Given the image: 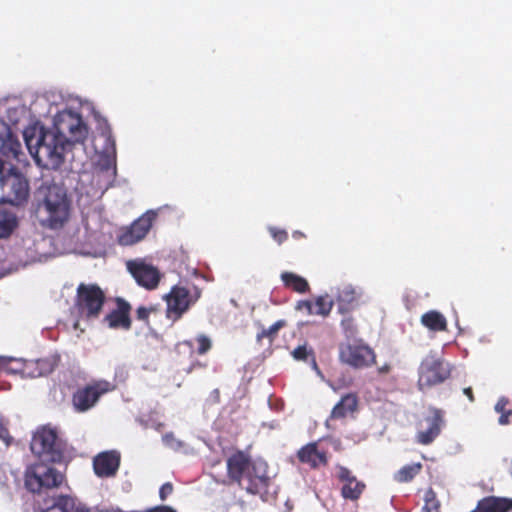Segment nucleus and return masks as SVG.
Wrapping results in <instances>:
<instances>
[{
    "label": "nucleus",
    "mask_w": 512,
    "mask_h": 512,
    "mask_svg": "<svg viewBox=\"0 0 512 512\" xmlns=\"http://www.w3.org/2000/svg\"><path fill=\"white\" fill-rule=\"evenodd\" d=\"M88 128L80 114L71 110L58 113L54 119L52 130L41 129L35 144V157L46 158L53 166L58 167L64 162V154L75 143H83Z\"/></svg>",
    "instance_id": "nucleus-1"
},
{
    "label": "nucleus",
    "mask_w": 512,
    "mask_h": 512,
    "mask_svg": "<svg viewBox=\"0 0 512 512\" xmlns=\"http://www.w3.org/2000/svg\"><path fill=\"white\" fill-rule=\"evenodd\" d=\"M72 201L65 187L52 184L41 187L33 204V215L39 225L50 230L62 229L69 221Z\"/></svg>",
    "instance_id": "nucleus-2"
},
{
    "label": "nucleus",
    "mask_w": 512,
    "mask_h": 512,
    "mask_svg": "<svg viewBox=\"0 0 512 512\" xmlns=\"http://www.w3.org/2000/svg\"><path fill=\"white\" fill-rule=\"evenodd\" d=\"M226 468L230 481L252 495L266 491L269 486L267 464L252 461L250 456L241 450L235 451L227 458Z\"/></svg>",
    "instance_id": "nucleus-3"
},
{
    "label": "nucleus",
    "mask_w": 512,
    "mask_h": 512,
    "mask_svg": "<svg viewBox=\"0 0 512 512\" xmlns=\"http://www.w3.org/2000/svg\"><path fill=\"white\" fill-rule=\"evenodd\" d=\"M31 451L43 462L60 463L64 458L65 445L56 429L43 426L32 437Z\"/></svg>",
    "instance_id": "nucleus-4"
},
{
    "label": "nucleus",
    "mask_w": 512,
    "mask_h": 512,
    "mask_svg": "<svg viewBox=\"0 0 512 512\" xmlns=\"http://www.w3.org/2000/svg\"><path fill=\"white\" fill-rule=\"evenodd\" d=\"M106 301L104 291L97 284L81 283L77 287L74 307L85 320L98 319Z\"/></svg>",
    "instance_id": "nucleus-5"
},
{
    "label": "nucleus",
    "mask_w": 512,
    "mask_h": 512,
    "mask_svg": "<svg viewBox=\"0 0 512 512\" xmlns=\"http://www.w3.org/2000/svg\"><path fill=\"white\" fill-rule=\"evenodd\" d=\"M451 375V367L437 353L430 352L421 361L418 368L417 386L425 391L446 381Z\"/></svg>",
    "instance_id": "nucleus-6"
},
{
    "label": "nucleus",
    "mask_w": 512,
    "mask_h": 512,
    "mask_svg": "<svg viewBox=\"0 0 512 512\" xmlns=\"http://www.w3.org/2000/svg\"><path fill=\"white\" fill-rule=\"evenodd\" d=\"M1 199L12 205H22L28 201L30 194L29 182L26 177L15 167L5 172V167L0 171Z\"/></svg>",
    "instance_id": "nucleus-7"
},
{
    "label": "nucleus",
    "mask_w": 512,
    "mask_h": 512,
    "mask_svg": "<svg viewBox=\"0 0 512 512\" xmlns=\"http://www.w3.org/2000/svg\"><path fill=\"white\" fill-rule=\"evenodd\" d=\"M339 361L354 369H364L376 364V353L362 340L339 345Z\"/></svg>",
    "instance_id": "nucleus-8"
},
{
    "label": "nucleus",
    "mask_w": 512,
    "mask_h": 512,
    "mask_svg": "<svg viewBox=\"0 0 512 512\" xmlns=\"http://www.w3.org/2000/svg\"><path fill=\"white\" fill-rule=\"evenodd\" d=\"M200 297V291L194 295L183 286H173L168 294L164 296L166 301V317L172 323L177 322L194 305Z\"/></svg>",
    "instance_id": "nucleus-9"
},
{
    "label": "nucleus",
    "mask_w": 512,
    "mask_h": 512,
    "mask_svg": "<svg viewBox=\"0 0 512 512\" xmlns=\"http://www.w3.org/2000/svg\"><path fill=\"white\" fill-rule=\"evenodd\" d=\"M157 213L150 210L132 222L122 227L117 234V242L122 246H131L143 240L150 231Z\"/></svg>",
    "instance_id": "nucleus-10"
},
{
    "label": "nucleus",
    "mask_w": 512,
    "mask_h": 512,
    "mask_svg": "<svg viewBox=\"0 0 512 512\" xmlns=\"http://www.w3.org/2000/svg\"><path fill=\"white\" fill-rule=\"evenodd\" d=\"M64 475L52 467L37 465L34 469L27 471L25 476L26 488L39 493L42 488H54L61 485Z\"/></svg>",
    "instance_id": "nucleus-11"
},
{
    "label": "nucleus",
    "mask_w": 512,
    "mask_h": 512,
    "mask_svg": "<svg viewBox=\"0 0 512 512\" xmlns=\"http://www.w3.org/2000/svg\"><path fill=\"white\" fill-rule=\"evenodd\" d=\"M112 389L108 381H95L83 388L77 389L72 396L73 407L77 412H85L91 409L99 398Z\"/></svg>",
    "instance_id": "nucleus-12"
},
{
    "label": "nucleus",
    "mask_w": 512,
    "mask_h": 512,
    "mask_svg": "<svg viewBox=\"0 0 512 512\" xmlns=\"http://www.w3.org/2000/svg\"><path fill=\"white\" fill-rule=\"evenodd\" d=\"M126 267L139 286L147 290L158 287L161 274L153 265L145 263L143 259H135L127 261Z\"/></svg>",
    "instance_id": "nucleus-13"
},
{
    "label": "nucleus",
    "mask_w": 512,
    "mask_h": 512,
    "mask_svg": "<svg viewBox=\"0 0 512 512\" xmlns=\"http://www.w3.org/2000/svg\"><path fill=\"white\" fill-rule=\"evenodd\" d=\"M336 477L342 484L340 494L343 499L349 501H358L366 489V484L358 480L353 472L340 464L336 465Z\"/></svg>",
    "instance_id": "nucleus-14"
},
{
    "label": "nucleus",
    "mask_w": 512,
    "mask_h": 512,
    "mask_svg": "<svg viewBox=\"0 0 512 512\" xmlns=\"http://www.w3.org/2000/svg\"><path fill=\"white\" fill-rule=\"evenodd\" d=\"M116 308L110 311L103 319L109 328L129 330L132 326L130 317L131 305L121 297L115 298Z\"/></svg>",
    "instance_id": "nucleus-15"
},
{
    "label": "nucleus",
    "mask_w": 512,
    "mask_h": 512,
    "mask_svg": "<svg viewBox=\"0 0 512 512\" xmlns=\"http://www.w3.org/2000/svg\"><path fill=\"white\" fill-rule=\"evenodd\" d=\"M430 415L425 418L428 428L417 433V442L422 445L431 444L440 434L441 428L445 423L444 411L436 407H429Z\"/></svg>",
    "instance_id": "nucleus-16"
},
{
    "label": "nucleus",
    "mask_w": 512,
    "mask_h": 512,
    "mask_svg": "<svg viewBox=\"0 0 512 512\" xmlns=\"http://www.w3.org/2000/svg\"><path fill=\"white\" fill-rule=\"evenodd\" d=\"M119 466L120 454L116 451L101 452L93 459L94 473L101 478L115 476Z\"/></svg>",
    "instance_id": "nucleus-17"
},
{
    "label": "nucleus",
    "mask_w": 512,
    "mask_h": 512,
    "mask_svg": "<svg viewBox=\"0 0 512 512\" xmlns=\"http://www.w3.org/2000/svg\"><path fill=\"white\" fill-rule=\"evenodd\" d=\"M297 458L301 463L307 464L311 469H318L328 464L326 452L320 451L316 442L304 445L297 452Z\"/></svg>",
    "instance_id": "nucleus-18"
},
{
    "label": "nucleus",
    "mask_w": 512,
    "mask_h": 512,
    "mask_svg": "<svg viewBox=\"0 0 512 512\" xmlns=\"http://www.w3.org/2000/svg\"><path fill=\"white\" fill-rule=\"evenodd\" d=\"M38 512H90L83 506L74 507L72 498L64 495L44 500V505L38 508Z\"/></svg>",
    "instance_id": "nucleus-19"
},
{
    "label": "nucleus",
    "mask_w": 512,
    "mask_h": 512,
    "mask_svg": "<svg viewBox=\"0 0 512 512\" xmlns=\"http://www.w3.org/2000/svg\"><path fill=\"white\" fill-rule=\"evenodd\" d=\"M512 510V499L489 496L481 499L471 512H508Z\"/></svg>",
    "instance_id": "nucleus-20"
},
{
    "label": "nucleus",
    "mask_w": 512,
    "mask_h": 512,
    "mask_svg": "<svg viewBox=\"0 0 512 512\" xmlns=\"http://www.w3.org/2000/svg\"><path fill=\"white\" fill-rule=\"evenodd\" d=\"M358 397L355 393H347L341 397L340 401L333 407L330 418L343 419L353 414L358 409Z\"/></svg>",
    "instance_id": "nucleus-21"
},
{
    "label": "nucleus",
    "mask_w": 512,
    "mask_h": 512,
    "mask_svg": "<svg viewBox=\"0 0 512 512\" xmlns=\"http://www.w3.org/2000/svg\"><path fill=\"white\" fill-rule=\"evenodd\" d=\"M357 300L355 289L351 285H345L339 288L336 295V302L338 304V312L346 314L353 309V304Z\"/></svg>",
    "instance_id": "nucleus-22"
},
{
    "label": "nucleus",
    "mask_w": 512,
    "mask_h": 512,
    "mask_svg": "<svg viewBox=\"0 0 512 512\" xmlns=\"http://www.w3.org/2000/svg\"><path fill=\"white\" fill-rule=\"evenodd\" d=\"M421 324L434 332L447 331L448 323L442 313L436 310H430L421 316Z\"/></svg>",
    "instance_id": "nucleus-23"
},
{
    "label": "nucleus",
    "mask_w": 512,
    "mask_h": 512,
    "mask_svg": "<svg viewBox=\"0 0 512 512\" xmlns=\"http://www.w3.org/2000/svg\"><path fill=\"white\" fill-rule=\"evenodd\" d=\"M281 280L285 287L293 290L294 292L303 294L310 290L308 281L292 272H283L281 274Z\"/></svg>",
    "instance_id": "nucleus-24"
},
{
    "label": "nucleus",
    "mask_w": 512,
    "mask_h": 512,
    "mask_svg": "<svg viewBox=\"0 0 512 512\" xmlns=\"http://www.w3.org/2000/svg\"><path fill=\"white\" fill-rule=\"evenodd\" d=\"M58 364V359L54 356L37 359L31 363L34 366L29 372L32 377H41L48 375L54 371Z\"/></svg>",
    "instance_id": "nucleus-25"
},
{
    "label": "nucleus",
    "mask_w": 512,
    "mask_h": 512,
    "mask_svg": "<svg viewBox=\"0 0 512 512\" xmlns=\"http://www.w3.org/2000/svg\"><path fill=\"white\" fill-rule=\"evenodd\" d=\"M0 153L6 158L18 160L21 153V144L9 134L6 138L1 139Z\"/></svg>",
    "instance_id": "nucleus-26"
},
{
    "label": "nucleus",
    "mask_w": 512,
    "mask_h": 512,
    "mask_svg": "<svg viewBox=\"0 0 512 512\" xmlns=\"http://www.w3.org/2000/svg\"><path fill=\"white\" fill-rule=\"evenodd\" d=\"M421 469V463L405 465L395 473L394 480L398 483L410 482L420 473Z\"/></svg>",
    "instance_id": "nucleus-27"
},
{
    "label": "nucleus",
    "mask_w": 512,
    "mask_h": 512,
    "mask_svg": "<svg viewBox=\"0 0 512 512\" xmlns=\"http://www.w3.org/2000/svg\"><path fill=\"white\" fill-rule=\"evenodd\" d=\"M313 315L327 317L332 311L334 300L328 294L320 295L313 302Z\"/></svg>",
    "instance_id": "nucleus-28"
},
{
    "label": "nucleus",
    "mask_w": 512,
    "mask_h": 512,
    "mask_svg": "<svg viewBox=\"0 0 512 512\" xmlns=\"http://www.w3.org/2000/svg\"><path fill=\"white\" fill-rule=\"evenodd\" d=\"M17 226V218L14 214L0 211V238L10 236Z\"/></svg>",
    "instance_id": "nucleus-29"
},
{
    "label": "nucleus",
    "mask_w": 512,
    "mask_h": 512,
    "mask_svg": "<svg viewBox=\"0 0 512 512\" xmlns=\"http://www.w3.org/2000/svg\"><path fill=\"white\" fill-rule=\"evenodd\" d=\"M286 325L285 320H278L269 328H263L256 336L257 341L261 342L263 338H268L272 342L277 336L278 331Z\"/></svg>",
    "instance_id": "nucleus-30"
},
{
    "label": "nucleus",
    "mask_w": 512,
    "mask_h": 512,
    "mask_svg": "<svg viewBox=\"0 0 512 512\" xmlns=\"http://www.w3.org/2000/svg\"><path fill=\"white\" fill-rule=\"evenodd\" d=\"M424 501L423 512H440V502L433 489L430 488L425 492Z\"/></svg>",
    "instance_id": "nucleus-31"
},
{
    "label": "nucleus",
    "mask_w": 512,
    "mask_h": 512,
    "mask_svg": "<svg viewBox=\"0 0 512 512\" xmlns=\"http://www.w3.org/2000/svg\"><path fill=\"white\" fill-rule=\"evenodd\" d=\"M158 305H150V306H139L136 309V318L139 321L145 323V325H149V317L151 314H157L159 312Z\"/></svg>",
    "instance_id": "nucleus-32"
},
{
    "label": "nucleus",
    "mask_w": 512,
    "mask_h": 512,
    "mask_svg": "<svg viewBox=\"0 0 512 512\" xmlns=\"http://www.w3.org/2000/svg\"><path fill=\"white\" fill-rule=\"evenodd\" d=\"M341 328L346 338H354L358 334L357 325L352 316H347L342 319Z\"/></svg>",
    "instance_id": "nucleus-33"
},
{
    "label": "nucleus",
    "mask_w": 512,
    "mask_h": 512,
    "mask_svg": "<svg viewBox=\"0 0 512 512\" xmlns=\"http://www.w3.org/2000/svg\"><path fill=\"white\" fill-rule=\"evenodd\" d=\"M292 355H293L294 359H296L298 361H308V358L311 357V362L313 363V365L315 367H317L316 360L313 355V351L308 350L305 345L296 347L293 350Z\"/></svg>",
    "instance_id": "nucleus-34"
},
{
    "label": "nucleus",
    "mask_w": 512,
    "mask_h": 512,
    "mask_svg": "<svg viewBox=\"0 0 512 512\" xmlns=\"http://www.w3.org/2000/svg\"><path fill=\"white\" fill-rule=\"evenodd\" d=\"M196 341L198 343L197 353L199 355L207 353L212 347L210 338L204 334L198 335Z\"/></svg>",
    "instance_id": "nucleus-35"
},
{
    "label": "nucleus",
    "mask_w": 512,
    "mask_h": 512,
    "mask_svg": "<svg viewBox=\"0 0 512 512\" xmlns=\"http://www.w3.org/2000/svg\"><path fill=\"white\" fill-rule=\"evenodd\" d=\"M269 233L278 244H282L283 242H285L288 239V233L284 229L270 227Z\"/></svg>",
    "instance_id": "nucleus-36"
},
{
    "label": "nucleus",
    "mask_w": 512,
    "mask_h": 512,
    "mask_svg": "<svg viewBox=\"0 0 512 512\" xmlns=\"http://www.w3.org/2000/svg\"><path fill=\"white\" fill-rule=\"evenodd\" d=\"M163 443L169 448H179L182 446L181 442L178 441L172 432H168L162 436Z\"/></svg>",
    "instance_id": "nucleus-37"
},
{
    "label": "nucleus",
    "mask_w": 512,
    "mask_h": 512,
    "mask_svg": "<svg viewBox=\"0 0 512 512\" xmlns=\"http://www.w3.org/2000/svg\"><path fill=\"white\" fill-rule=\"evenodd\" d=\"M313 302L310 300H300L296 304V310H305L307 315H313Z\"/></svg>",
    "instance_id": "nucleus-38"
},
{
    "label": "nucleus",
    "mask_w": 512,
    "mask_h": 512,
    "mask_svg": "<svg viewBox=\"0 0 512 512\" xmlns=\"http://www.w3.org/2000/svg\"><path fill=\"white\" fill-rule=\"evenodd\" d=\"M173 492V485L170 482L164 483L159 490V497L164 501Z\"/></svg>",
    "instance_id": "nucleus-39"
},
{
    "label": "nucleus",
    "mask_w": 512,
    "mask_h": 512,
    "mask_svg": "<svg viewBox=\"0 0 512 512\" xmlns=\"http://www.w3.org/2000/svg\"><path fill=\"white\" fill-rule=\"evenodd\" d=\"M511 416H512V410H508V411L502 412L500 417H499V423L501 425L509 424Z\"/></svg>",
    "instance_id": "nucleus-40"
},
{
    "label": "nucleus",
    "mask_w": 512,
    "mask_h": 512,
    "mask_svg": "<svg viewBox=\"0 0 512 512\" xmlns=\"http://www.w3.org/2000/svg\"><path fill=\"white\" fill-rule=\"evenodd\" d=\"M508 404V400L505 399V398H501L498 400V402L496 403L495 405V410L498 412V413H502V412H505L506 411V406Z\"/></svg>",
    "instance_id": "nucleus-41"
},
{
    "label": "nucleus",
    "mask_w": 512,
    "mask_h": 512,
    "mask_svg": "<svg viewBox=\"0 0 512 512\" xmlns=\"http://www.w3.org/2000/svg\"><path fill=\"white\" fill-rule=\"evenodd\" d=\"M106 141L110 145V149L107 148V152H111L113 154L116 153V147H115V140L113 139L112 135L109 133L106 135Z\"/></svg>",
    "instance_id": "nucleus-42"
},
{
    "label": "nucleus",
    "mask_w": 512,
    "mask_h": 512,
    "mask_svg": "<svg viewBox=\"0 0 512 512\" xmlns=\"http://www.w3.org/2000/svg\"><path fill=\"white\" fill-rule=\"evenodd\" d=\"M463 393L468 397L470 402H474L475 397H474L473 390L471 387L464 388Z\"/></svg>",
    "instance_id": "nucleus-43"
},
{
    "label": "nucleus",
    "mask_w": 512,
    "mask_h": 512,
    "mask_svg": "<svg viewBox=\"0 0 512 512\" xmlns=\"http://www.w3.org/2000/svg\"><path fill=\"white\" fill-rule=\"evenodd\" d=\"M390 371H391V365L387 364V363L378 368L379 374H387Z\"/></svg>",
    "instance_id": "nucleus-44"
},
{
    "label": "nucleus",
    "mask_w": 512,
    "mask_h": 512,
    "mask_svg": "<svg viewBox=\"0 0 512 512\" xmlns=\"http://www.w3.org/2000/svg\"><path fill=\"white\" fill-rule=\"evenodd\" d=\"M155 512H175L171 507L168 506H160L155 508Z\"/></svg>",
    "instance_id": "nucleus-45"
},
{
    "label": "nucleus",
    "mask_w": 512,
    "mask_h": 512,
    "mask_svg": "<svg viewBox=\"0 0 512 512\" xmlns=\"http://www.w3.org/2000/svg\"><path fill=\"white\" fill-rule=\"evenodd\" d=\"M99 512H124L122 510H115V509H103V510H100Z\"/></svg>",
    "instance_id": "nucleus-46"
},
{
    "label": "nucleus",
    "mask_w": 512,
    "mask_h": 512,
    "mask_svg": "<svg viewBox=\"0 0 512 512\" xmlns=\"http://www.w3.org/2000/svg\"><path fill=\"white\" fill-rule=\"evenodd\" d=\"M27 146L31 150V141L27 139Z\"/></svg>",
    "instance_id": "nucleus-47"
},
{
    "label": "nucleus",
    "mask_w": 512,
    "mask_h": 512,
    "mask_svg": "<svg viewBox=\"0 0 512 512\" xmlns=\"http://www.w3.org/2000/svg\"><path fill=\"white\" fill-rule=\"evenodd\" d=\"M295 235H296V236H299V235H300V236H302V233H300V232H296V233H295Z\"/></svg>",
    "instance_id": "nucleus-48"
},
{
    "label": "nucleus",
    "mask_w": 512,
    "mask_h": 512,
    "mask_svg": "<svg viewBox=\"0 0 512 512\" xmlns=\"http://www.w3.org/2000/svg\"><path fill=\"white\" fill-rule=\"evenodd\" d=\"M162 426H163V424H159V425H158V427H157V429H158V430H159V429H161V427H162Z\"/></svg>",
    "instance_id": "nucleus-49"
}]
</instances>
